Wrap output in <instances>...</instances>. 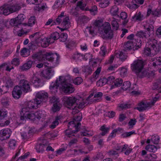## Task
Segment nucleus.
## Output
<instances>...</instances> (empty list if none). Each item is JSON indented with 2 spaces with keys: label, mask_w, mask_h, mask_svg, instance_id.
Wrapping results in <instances>:
<instances>
[{
  "label": "nucleus",
  "mask_w": 161,
  "mask_h": 161,
  "mask_svg": "<svg viewBox=\"0 0 161 161\" xmlns=\"http://www.w3.org/2000/svg\"><path fill=\"white\" fill-rule=\"evenodd\" d=\"M72 79L69 76H60L56 80L55 82H52L49 88L50 90H55L58 86L60 91L66 94L73 93L75 88L71 84Z\"/></svg>",
  "instance_id": "f257e3e1"
},
{
  "label": "nucleus",
  "mask_w": 161,
  "mask_h": 161,
  "mask_svg": "<svg viewBox=\"0 0 161 161\" xmlns=\"http://www.w3.org/2000/svg\"><path fill=\"white\" fill-rule=\"evenodd\" d=\"M64 101L67 108L72 110V113L74 115L79 112V109L85 107V102L81 98L77 99L74 97H65Z\"/></svg>",
  "instance_id": "f03ea898"
},
{
  "label": "nucleus",
  "mask_w": 161,
  "mask_h": 161,
  "mask_svg": "<svg viewBox=\"0 0 161 161\" xmlns=\"http://www.w3.org/2000/svg\"><path fill=\"white\" fill-rule=\"evenodd\" d=\"M48 94L44 92H40L36 94L34 102L30 101L27 103V107L30 110L31 108H36L38 105L42 102H45L48 97Z\"/></svg>",
  "instance_id": "7ed1b4c3"
},
{
  "label": "nucleus",
  "mask_w": 161,
  "mask_h": 161,
  "mask_svg": "<svg viewBox=\"0 0 161 161\" xmlns=\"http://www.w3.org/2000/svg\"><path fill=\"white\" fill-rule=\"evenodd\" d=\"M157 41L154 39H149L146 44V47L144 48L145 55L152 57L159 52V47H157Z\"/></svg>",
  "instance_id": "20e7f679"
},
{
  "label": "nucleus",
  "mask_w": 161,
  "mask_h": 161,
  "mask_svg": "<svg viewBox=\"0 0 161 161\" xmlns=\"http://www.w3.org/2000/svg\"><path fill=\"white\" fill-rule=\"evenodd\" d=\"M55 56V55L52 53H45L41 51L33 54L32 57L33 59H37L39 61H42L46 59L49 63L45 62V64L47 63L48 65L50 64V63H51L53 64V65L55 66L56 65L55 64L56 63L53 62Z\"/></svg>",
  "instance_id": "39448f33"
},
{
  "label": "nucleus",
  "mask_w": 161,
  "mask_h": 161,
  "mask_svg": "<svg viewBox=\"0 0 161 161\" xmlns=\"http://www.w3.org/2000/svg\"><path fill=\"white\" fill-rule=\"evenodd\" d=\"M109 23L106 22L103 23L102 19L96 20L94 22L92 26H91L87 29L88 30L92 36H94L97 33H99L105 28Z\"/></svg>",
  "instance_id": "423d86ee"
},
{
  "label": "nucleus",
  "mask_w": 161,
  "mask_h": 161,
  "mask_svg": "<svg viewBox=\"0 0 161 161\" xmlns=\"http://www.w3.org/2000/svg\"><path fill=\"white\" fill-rule=\"evenodd\" d=\"M56 24H61L62 26L64 27L63 30L67 29L70 25V22L69 17L64 16V13L62 12L59 15L56 20Z\"/></svg>",
  "instance_id": "0eeeda50"
},
{
  "label": "nucleus",
  "mask_w": 161,
  "mask_h": 161,
  "mask_svg": "<svg viewBox=\"0 0 161 161\" xmlns=\"http://www.w3.org/2000/svg\"><path fill=\"white\" fill-rule=\"evenodd\" d=\"M21 116L20 120L21 122L20 123L23 122V121L27 119H29L33 120L35 119L34 114L31 112L29 108H23L20 113Z\"/></svg>",
  "instance_id": "6e6552de"
},
{
  "label": "nucleus",
  "mask_w": 161,
  "mask_h": 161,
  "mask_svg": "<svg viewBox=\"0 0 161 161\" xmlns=\"http://www.w3.org/2000/svg\"><path fill=\"white\" fill-rule=\"evenodd\" d=\"M158 99V97H155L153 98L152 100L150 102H142L138 104V106L136 108L139 111H143L153 106Z\"/></svg>",
  "instance_id": "1a4fd4ad"
},
{
  "label": "nucleus",
  "mask_w": 161,
  "mask_h": 161,
  "mask_svg": "<svg viewBox=\"0 0 161 161\" xmlns=\"http://www.w3.org/2000/svg\"><path fill=\"white\" fill-rule=\"evenodd\" d=\"M99 34L102 38L104 39H111L113 38L114 36L113 31L111 29L110 24L105 26V28Z\"/></svg>",
  "instance_id": "9d476101"
},
{
  "label": "nucleus",
  "mask_w": 161,
  "mask_h": 161,
  "mask_svg": "<svg viewBox=\"0 0 161 161\" xmlns=\"http://www.w3.org/2000/svg\"><path fill=\"white\" fill-rule=\"evenodd\" d=\"M143 67V62L141 60L135 61L131 64V67L132 71L136 73L140 72Z\"/></svg>",
  "instance_id": "9b49d317"
},
{
  "label": "nucleus",
  "mask_w": 161,
  "mask_h": 161,
  "mask_svg": "<svg viewBox=\"0 0 161 161\" xmlns=\"http://www.w3.org/2000/svg\"><path fill=\"white\" fill-rule=\"evenodd\" d=\"M82 119L81 115L77 116L75 118L73 119V120L69 122L68 125V127L70 129H73L75 128V129H79V127L80 125V123L79 122Z\"/></svg>",
  "instance_id": "f8f14e48"
},
{
  "label": "nucleus",
  "mask_w": 161,
  "mask_h": 161,
  "mask_svg": "<svg viewBox=\"0 0 161 161\" xmlns=\"http://www.w3.org/2000/svg\"><path fill=\"white\" fill-rule=\"evenodd\" d=\"M9 23L11 25L14 26V31L17 30L18 31L22 30L23 29V26L24 25L26 24H20L16 18L10 19Z\"/></svg>",
  "instance_id": "ddd939ff"
},
{
  "label": "nucleus",
  "mask_w": 161,
  "mask_h": 161,
  "mask_svg": "<svg viewBox=\"0 0 161 161\" xmlns=\"http://www.w3.org/2000/svg\"><path fill=\"white\" fill-rule=\"evenodd\" d=\"M19 86L25 92L30 91L31 90L29 82L25 79H22L20 80Z\"/></svg>",
  "instance_id": "4468645a"
},
{
  "label": "nucleus",
  "mask_w": 161,
  "mask_h": 161,
  "mask_svg": "<svg viewBox=\"0 0 161 161\" xmlns=\"http://www.w3.org/2000/svg\"><path fill=\"white\" fill-rule=\"evenodd\" d=\"M94 94L91 93L86 99V100L89 102L88 103H91L93 102L98 101V98L101 97L103 95L101 92H98L94 95Z\"/></svg>",
  "instance_id": "2eb2a0df"
},
{
  "label": "nucleus",
  "mask_w": 161,
  "mask_h": 161,
  "mask_svg": "<svg viewBox=\"0 0 161 161\" xmlns=\"http://www.w3.org/2000/svg\"><path fill=\"white\" fill-rule=\"evenodd\" d=\"M12 133L11 130L8 128L3 129L0 131V140L3 141L8 138Z\"/></svg>",
  "instance_id": "dca6fc26"
},
{
  "label": "nucleus",
  "mask_w": 161,
  "mask_h": 161,
  "mask_svg": "<svg viewBox=\"0 0 161 161\" xmlns=\"http://www.w3.org/2000/svg\"><path fill=\"white\" fill-rule=\"evenodd\" d=\"M141 46V45H138L137 43L130 42L128 41L125 44L124 47L125 50H130L133 49L134 50H137Z\"/></svg>",
  "instance_id": "f3484780"
},
{
  "label": "nucleus",
  "mask_w": 161,
  "mask_h": 161,
  "mask_svg": "<svg viewBox=\"0 0 161 161\" xmlns=\"http://www.w3.org/2000/svg\"><path fill=\"white\" fill-rule=\"evenodd\" d=\"M54 73V71L52 67L48 68L43 72L44 77L49 79L53 76Z\"/></svg>",
  "instance_id": "a211bd4d"
},
{
  "label": "nucleus",
  "mask_w": 161,
  "mask_h": 161,
  "mask_svg": "<svg viewBox=\"0 0 161 161\" xmlns=\"http://www.w3.org/2000/svg\"><path fill=\"white\" fill-rule=\"evenodd\" d=\"M144 18V15L142 13L139 12L136 13L132 17L131 20L132 22H136L142 21Z\"/></svg>",
  "instance_id": "6ab92c4d"
},
{
  "label": "nucleus",
  "mask_w": 161,
  "mask_h": 161,
  "mask_svg": "<svg viewBox=\"0 0 161 161\" xmlns=\"http://www.w3.org/2000/svg\"><path fill=\"white\" fill-rule=\"evenodd\" d=\"M48 145V142L46 140H44L43 141V143L40 144L36 146V149L37 152L38 153H42L44 151V148L46 146Z\"/></svg>",
  "instance_id": "aec40b11"
},
{
  "label": "nucleus",
  "mask_w": 161,
  "mask_h": 161,
  "mask_svg": "<svg viewBox=\"0 0 161 161\" xmlns=\"http://www.w3.org/2000/svg\"><path fill=\"white\" fill-rule=\"evenodd\" d=\"M11 13L9 8V5H4L0 7V14H3L7 15Z\"/></svg>",
  "instance_id": "412c9836"
},
{
  "label": "nucleus",
  "mask_w": 161,
  "mask_h": 161,
  "mask_svg": "<svg viewBox=\"0 0 161 161\" xmlns=\"http://www.w3.org/2000/svg\"><path fill=\"white\" fill-rule=\"evenodd\" d=\"M22 5V4L21 3H17L14 5H9V8L11 13L20 10L21 8Z\"/></svg>",
  "instance_id": "4be33fe9"
},
{
  "label": "nucleus",
  "mask_w": 161,
  "mask_h": 161,
  "mask_svg": "<svg viewBox=\"0 0 161 161\" xmlns=\"http://www.w3.org/2000/svg\"><path fill=\"white\" fill-rule=\"evenodd\" d=\"M33 62L30 60L20 66V69L22 71H26L29 69L32 66Z\"/></svg>",
  "instance_id": "5701e85b"
},
{
  "label": "nucleus",
  "mask_w": 161,
  "mask_h": 161,
  "mask_svg": "<svg viewBox=\"0 0 161 161\" xmlns=\"http://www.w3.org/2000/svg\"><path fill=\"white\" fill-rule=\"evenodd\" d=\"M110 129V127L109 126L107 127L105 125H103L100 128V130L102 131V132L99 135V136H103L106 134L108 133L109 130Z\"/></svg>",
  "instance_id": "b1692460"
},
{
  "label": "nucleus",
  "mask_w": 161,
  "mask_h": 161,
  "mask_svg": "<svg viewBox=\"0 0 161 161\" xmlns=\"http://www.w3.org/2000/svg\"><path fill=\"white\" fill-rule=\"evenodd\" d=\"M31 82L36 87H38L39 86V84L40 82V80L38 78L36 74H34L31 80Z\"/></svg>",
  "instance_id": "393cba45"
},
{
  "label": "nucleus",
  "mask_w": 161,
  "mask_h": 161,
  "mask_svg": "<svg viewBox=\"0 0 161 161\" xmlns=\"http://www.w3.org/2000/svg\"><path fill=\"white\" fill-rule=\"evenodd\" d=\"M101 67H98L94 74L92 75L91 78V80L93 82L96 81V80L98 78L99 76V74L101 72Z\"/></svg>",
  "instance_id": "a878e982"
},
{
  "label": "nucleus",
  "mask_w": 161,
  "mask_h": 161,
  "mask_svg": "<svg viewBox=\"0 0 161 161\" xmlns=\"http://www.w3.org/2000/svg\"><path fill=\"white\" fill-rule=\"evenodd\" d=\"M53 41L50 40L49 38H44L41 39V44L43 47H47L49 43H53Z\"/></svg>",
  "instance_id": "bb28decb"
},
{
  "label": "nucleus",
  "mask_w": 161,
  "mask_h": 161,
  "mask_svg": "<svg viewBox=\"0 0 161 161\" xmlns=\"http://www.w3.org/2000/svg\"><path fill=\"white\" fill-rule=\"evenodd\" d=\"M86 56V55H83L80 53H77L74 55L73 58L75 59L79 60L83 59L85 60H87L88 58Z\"/></svg>",
  "instance_id": "cd10ccee"
},
{
  "label": "nucleus",
  "mask_w": 161,
  "mask_h": 161,
  "mask_svg": "<svg viewBox=\"0 0 161 161\" xmlns=\"http://www.w3.org/2000/svg\"><path fill=\"white\" fill-rule=\"evenodd\" d=\"M138 87L135 84L132 85V86L130 87L129 89V91L131 92L132 94L137 95L138 94Z\"/></svg>",
  "instance_id": "c85d7f7f"
},
{
  "label": "nucleus",
  "mask_w": 161,
  "mask_h": 161,
  "mask_svg": "<svg viewBox=\"0 0 161 161\" xmlns=\"http://www.w3.org/2000/svg\"><path fill=\"white\" fill-rule=\"evenodd\" d=\"M69 129L65 130V134L66 136L70 137L72 136H75L74 134L78 131V129L77 128L74 131L71 130L72 129H70L68 127Z\"/></svg>",
  "instance_id": "c756f323"
},
{
  "label": "nucleus",
  "mask_w": 161,
  "mask_h": 161,
  "mask_svg": "<svg viewBox=\"0 0 161 161\" xmlns=\"http://www.w3.org/2000/svg\"><path fill=\"white\" fill-rule=\"evenodd\" d=\"M64 2V0H57L53 6L54 9L61 7Z\"/></svg>",
  "instance_id": "7c9ffc66"
},
{
  "label": "nucleus",
  "mask_w": 161,
  "mask_h": 161,
  "mask_svg": "<svg viewBox=\"0 0 161 161\" xmlns=\"http://www.w3.org/2000/svg\"><path fill=\"white\" fill-rule=\"evenodd\" d=\"M36 17L35 16L31 17L29 19L28 23H26V25H24V26H25L27 25L29 26H32L35 23Z\"/></svg>",
  "instance_id": "2f4dec72"
},
{
  "label": "nucleus",
  "mask_w": 161,
  "mask_h": 161,
  "mask_svg": "<svg viewBox=\"0 0 161 161\" xmlns=\"http://www.w3.org/2000/svg\"><path fill=\"white\" fill-rule=\"evenodd\" d=\"M59 33L57 32H54L52 34L49 38L50 40L53 41V43L54 41L57 40L59 39Z\"/></svg>",
  "instance_id": "473e14b6"
},
{
  "label": "nucleus",
  "mask_w": 161,
  "mask_h": 161,
  "mask_svg": "<svg viewBox=\"0 0 161 161\" xmlns=\"http://www.w3.org/2000/svg\"><path fill=\"white\" fill-rule=\"evenodd\" d=\"M145 149L149 152L154 153L157 150V148L154 145H148L146 146Z\"/></svg>",
  "instance_id": "72a5a7b5"
},
{
  "label": "nucleus",
  "mask_w": 161,
  "mask_h": 161,
  "mask_svg": "<svg viewBox=\"0 0 161 161\" xmlns=\"http://www.w3.org/2000/svg\"><path fill=\"white\" fill-rule=\"evenodd\" d=\"M136 35L139 37H142V38H147L148 36H150L149 34H148L147 33L144 32L142 31L138 32L136 34Z\"/></svg>",
  "instance_id": "f704fd0d"
},
{
  "label": "nucleus",
  "mask_w": 161,
  "mask_h": 161,
  "mask_svg": "<svg viewBox=\"0 0 161 161\" xmlns=\"http://www.w3.org/2000/svg\"><path fill=\"white\" fill-rule=\"evenodd\" d=\"M34 114L35 116V119L33 120H40V119L43 117L44 114H43V112L42 111H39L36 112Z\"/></svg>",
  "instance_id": "c9c22d12"
},
{
  "label": "nucleus",
  "mask_w": 161,
  "mask_h": 161,
  "mask_svg": "<svg viewBox=\"0 0 161 161\" xmlns=\"http://www.w3.org/2000/svg\"><path fill=\"white\" fill-rule=\"evenodd\" d=\"M145 0H132L131 3L133 4V5L135 8H138L139 4H143Z\"/></svg>",
  "instance_id": "e433bc0d"
},
{
  "label": "nucleus",
  "mask_w": 161,
  "mask_h": 161,
  "mask_svg": "<svg viewBox=\"0 0 161 161\" xmlns=\"http://www.w3.org/2000/svg\"><path fill=\"white\" fill-rule=\"evenodd\" d=\"M122 130V129L120 128L114 129L108 136V139L110 140L113 137H115L116 136V133L118 131H120Z\"/></svg>",
  "instance_id": "4c0bfd02"
},
{
  "label": "nucleus",
  "mask_w": 161,
  "mask_h": 161,
  "mask_svg": "<svg viewBox=\"0 0 161 161\" xmlns=\"http://www.w3.org/2000/svg\"><path fill=\"white\" fill-rule=\"evenodd\" d=\"M16 18L20 24H24V23H22V22L26 18V17L24 14H20Z\"/></svg>",
  "instance_id": "58836bf2"
},
{
  "label": "nucleus",
  "mask_w": 161,
  "mask_h": 161,
  "mask_svg": "<svg viewBox=\"0 0 161 161\" xmlns=\"http://www.w3.org/2000/svg\"><path fill=\"white\" fill-rule=\"evenodd\" d=\"M8 22L7 20L0 19V31H3L5 26H7V24Z\"/></svg>",
  "instance_id": "ea45409f"
},
{
  "label": "nucleus",
  "mask_w": 161,
  "mask_h": 161,
  "mask_svg": "<svg viewBox=\"0 0 161 161\" xmlns=\"http://www.w3.org/2000/svg\"><path fill=\"white\" fill-rule=\"evenodd\" d=\"M119 8L116 5L114 6L110 10L111 14L113 15H116L118 12Z\"/></svg>",
  "instance_id": "a19ab883"
},
{
  "label": "nucleus",
  "mask_w": 161,
  "mask_h": 161,
  "mask_svg": "<svg viewBox=\"0 0 161 161\" xmlns=\"http://www.w3.org/2000/svg\"><path fill=\"white\" fill-rule=\"evenodd\" d=\"M106 84V78H100L97 82V86H102Z\"/></svg>",
  "instance_id": "79ce46f5"
},
{
  "label": "nucleus",
  "mask_w": 161,
  "mask_h": 161,
  "mask_svg": "<svg viewBox=\"0 0 161 161\" xmlns=\"http://www.w3.org/2000/svg\"><path fill=\"white\" fill-rule=\"evenodd\" d=\"M131 84L130 81H126L124 82L122 86L121 87L122 89L124 90L129 91V89L130 86Z\"/></svg>",
  "instance_id": "37998d69"
},
{
  "label": "nucleus",
  "mask_w": 161,
  "mask_h": 161,
  "mask_svg": "<svg viewBox=\"0 0 161 161\" xmlns=\"http://www.w3.org/2000/svg\"><path fill=\"white\" fill-rule=\"evenodd\" d=\"M61 105L60 103L54 104L52 108V110L54 112L58 111L60 109Z\"/></svg>",
  "instance_id": "c03bdc74"
},
{
  "label": "nucleus",
  "mask_w": 161,
  "mask_h": 161,
  "mask_svg": "<svg viewBox=\"0 0 161 161\" xmlns=\"http://www.w3.org/2000/svg\"><path fill=\"white\" fill-rule=\"evenodd\" d=\"M116 57L119 58L122 60H124L126 58L127 56L122 52H119L116 54Z\"/></svg>",
  "instance_id": "a18cd8bd"
},
{
  "label": "nucleus",
  "mask_w": 161,
  "mask_h": 161,
  "mask_svg": "<svg viewBox=\"0 0 161 161\" xmlns=\"http://www.w3.org/2000/svg\"><path fill=\"white\" fill-rule=\"evenodd\" d=\"M127 15V14L125 12H122L120 14V17L123 19H125L123 22V24L125 25L128 22V20L126 19Z\"/></svg>",
  "instance_id": "49530a36"
},
{
  "label": "nucleus",
  "mask_w": 161,
  "mask_h": 161,
  "mask_svg": "<svg viewBox=\"0 0 161 161\" xmlns=\"http://www.w3.org/2000/svg\"><path fill=\"white\" fill-rule=\"evenodd\" d=\"M109 4V2L108 0H102L99 3V6L102 8H104L107 7Z\"/></svg>",
  "instance_id": "de8ad7c7"
},
{
  "label": "nucleus",
  "mask_w": 161,
  "mask_h": 161,
  "mask_svg": "<svg viewBox=\"0 0 161 161\" xmlns=\"http://www.w3.org/2000/svg\"><path fill=\"white\" fill-rule=\"evenodd\" d=\"M60 119L59 117L57 116L55 118V120L53 122L52 124L50 125V127L53 129L57 125H58L59 124L58 120Z\"/></svg>",
  "instance_id": "09e8293b"
},
{
  "label": "nucleus",
  "mask_w": 161,
  "mask_h": 161,
  "mask_svg": "<svg viewBox=\"0 0 161 161\" xmlns=\"http://www.w3.org/2000/svg\"><path fill=\"white\" fill-rule=\"evenodd\" d=\"M114 77L113 76H109L107 78H106V83L108 84H111L114 81Z\"/></svg>",
  "instance_id": "8fccbe9b"
},
{
  "label": "nucleus",
  "mask_w": 161,
  "mask_h": 161,
  "mask_svg": "<svg viewBox=\"0 0 161 161\" xmlns=\"http://www.w3.org/2000/svg\"><path fill=\"white\" fill-rule=\"evenodd\" d=\"M88 10L90 12L92 15H95L97 12V8L95 5L92 6L91 8L89 9Z\"/></svg>",
  "instance_id": "3c124183"
},
{
  "label": "nucleus",
  "mask_w": 161,
  "mask_h": 161,
  "mask_svg": "<svg viewBox=\"0 0 161 161\" xmlns=\"http://www.w3.org/2000/svg\"><path fill=\"white\" fill-rule=\"evenodd\" d=\"M90 19L85 16H82L80 18V22L83 24L87 23L89 20Z\"/></svg>",
  "instance_id": "603ef678"
},
{
  "label": "nucleus",
  "mask_w": 161,
  "mask_h": 161,
  "mask_svg": "<svg viewBox=\"0 0 161 161\" xmlns=\"http://www.w3.org/2000/svg\"><path fill=\"white\" fill-rule=\"evenodd\" d=\"M67 35L66 33H63L59 35V40L60 42H65L67 38Z\"/></svg>",
  "instance_id": "864d4df0"
},
{
  "label": "nucleus",
  "mask_w": 161,
  "mask_h": 161,
  "mask_svg": "<svg viewBox=\"0 0 161 161\" xmlns=\"http://www.w3.org/2000/svg\"><path fill=\"white\" fill-rule=\"evenodd\" d=\"M93 67H90L88 66H86L83 69V71L85 73L86 75H90L91 74L93 71V69L92 68Z\"/></svg>",
  "instance_id": "5fc2aeb1"
},
{
  "label": "nucleus",
  "mask_w": 161,
  "mask_h": 161,
  "mask_svg": "<svg viewBox=\"0 0 161 161\" xmlns=\"http://www.w3.org/2000/svg\"><path fill=\"white\" fill-rule=\"evenodd\" d=\"M114 85L116 87L120 86L123 83V80L121 78H117L114 81Z\"/></svg>",
  "instance_id": "6e6d98bb"
},
{
  "label": "nucleus",
  "mask_w": 161,
  "mask_h": 161,
  "mask_svg": "<svg viewBox=\"0 0 161 161\" xmlns=\"http://www.w3.org/2000/svg\"><path fill=\"white\" fill-rule=\"evenodd\" d=\"M151 140L152 142L155 144H158L159 140V137L158 135H153L152 136Z\"/></svg>",
  "instance_id": "4d7b16f0"
},
{
  "label": "nucleus",
  "mask_w": 161,
  "mask_h": 161,
  "mask_svg": "<svg viewBox=\"0 0 161 161\" xmlns=\"http://www.w3.org/2000/svg\"><path fill=\"white\" fill-rule=\"evenodd\" d=\"M14 83L11 79H7L6 82L5 86L7 88L12 87Z\"/></svg>",
  "instance_id": "13d9d810"
},
{
  "label": "nucleus",
  "mask_w": 161,
  "mask_h": 161,
  "mask_svg": "<svg viewBox=\"0 0 161 161\" xmlns=\"http://www.w3.org/2000/svg\"><path fill=\"white\" fill-rule=\"evenodd\" d=\"M50 102L51 103H53V104L60 103L59 98L55 96L50 98Z\"/></svg>",
  "instance_id": "bf43d9fd"
},
{
  "label": "nucleus",
  "mask_w": 161,
  "mask_h": 161,
  "mask_svg": "<svg viewBox=\"0 0 161 161\" xmlns=\"http://www.w3.org/2000/svg\"><path fill=\"white\" fill-rule=\"evenodd\" d=\"M42 0H27L28 3L30 4L39 5L42 2Z\"/></svg>",
  "instance_id": "052dcab7"
},
{
  "label": "nucleus",
  "mask_w": 161,
  "mask_h": 161,
  "mask_svg": "<svg viewBox=\"0 0 161 161\" xmlns=\"http://www.w3.org/2000/svg\"><path fill=\"white\" fill-rule=\"evenodd\" d=\"M82 81V79L81 77H77L73 80V81L75 84L79 85L81 83Z\"/></svg>",
  "instance_id": "680f3d73"
},
{
  "label": "nucleus",
  "mask_w": 161,
  "mask_h": 161,
  "mask_svg": "<svg viewBox=\"0 0 161 161\" xmlns=\"http://www.w3.org/2000/svg\"><path fill=\"white\" fill-rule=\"evenodd\" d=\"M112 25L114 29L117 30L119 28V25L117 21L114 20L112 21Z\"/></svg>",
  "instance_id": "e2e57ef3"
},
{
  "label": "nucleus",
  "mask_w": 161,
  "mask_h": 161,
  "mask_svg": "<svg viewBox=\"0 0 161 161\" xmlns=\"http://www.w3.org/2000/svg\"><path fill=\"white\" fill-rule=\"evenodd\" d=\"M135 132L133 131H131L129 132H126L122 134V136L124 138H125L130 136L134 134Z\"/></svg>",
  "instance_id": "0e129e2a"
},
{
  "label": "nucleus",
  "mask_w": 161,
  "mask_h": 161,
  "mask_svg": "<svg viewBox=\"0 0 161 161\" xmlns=\"http://www.w3.org/2000/svg\"><path fill=\"white\" fill-rule=\"evenodd\" d=\"M67 145L65 144V146L64 147L58 149L56 153L58 155L61 154L63 152L65 151L67 148Z\"/></svg>",
  "instance_id": "69168bd1"
},
{
  "label": "nucleus",
  "mask_w": 161,
  "mask_h": 161,
  "mask_svg": "<svg viewBox=\"0 0 161 161\" xmlns=\"http://www.w3.org/2000/svg\"><path fill=\"white\" fill-rule=\"evenodd\" d=\"M8 100L6 98H3L1 100L2 104L4 107H7L8 105Z\"/></svg>",
  "instance_id": "338daca9"
},
{
  "label": "nucleus",
  "mask_w": 161,
  "mask_h": 161,
  "mask_svg": "<svg viewBox=\"0 0 161 161\" xmlns=\"http://www.w3.org/2000/svg\"><path fill=\"white\" fill-rule=\"evenodd\" d=\"M7 112L5 110L2 109L0 110V117L1 119L7 116Z\"/></svg>",
  "instance_id": "774afa93"
}]
</instances>
